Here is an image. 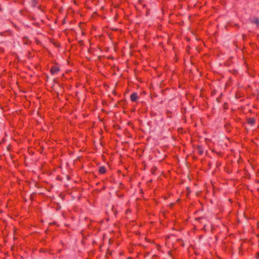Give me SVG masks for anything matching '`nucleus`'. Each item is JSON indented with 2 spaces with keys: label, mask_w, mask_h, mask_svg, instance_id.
I'll list each match as a JSON object with an SVG mask.
<instances>
[{
  "label": "nucleus",
  "mask_w": 259,
  "mask_h": 259,
  "mask_svg": "<svg viewBox=\"0 0 259 259\" xmlns=\"http://www.w3.org/2000/svg\"><path fill=\"white\" fill-rule=\"evenodd\" d=\"M60 67L58 65V64H55V65L52 66L50 69V72L52 75H55L57 74L60 71Z\"/></svg>",
  "instance_id": "nucleus-1"
},
{
  "label": "nucleus",
  "mask_w": 259,
  "mask_h": 259,
  "mask_svg": "<svg viewBox=\"0 0 259 259\" xmlns=\"http://www.w3.org/2000/svg\"><path fill=\"white\" fill-rule=\"evenodd\" d=\"M168 255L171 259H178L179 255L176 250H169L168 251Z\"/></svg>",
  "instance_id": "nucleus-2"
},
{
  "label": "nucleus",
  "mask_w": 259,
  "mask_h": 259,
  "mask_svg": "<svg viewBox=\"0 0 259 259\" xmlns=\"http://www.w3.org/2000/svg\"><path fill=\"white\" fill-rule=\"evenodd\" d=\"M194 149H196L198 151V154L199 155H202L204 153V149L202 146L200 145H197L196 146L193 145Z\"/></svg>",
  "instance_id": "nucleus-3"
},
{
  "label": "nucleus",
  "mask_w": 259,
  "mask_h": 259,
  "mask_svg": "<svg viewBox=\"0 0 259 259\" xmlns=\"http://www.w3.org/2000/svg\"><path fill=\"white\" fill-rule=\"evenodd\" d=\"M256 122V119L254 117L246 118V123L250 126H253Z\"/></svg>",
  "instance_id": "nucleus-4"
},
{
  "label": "nucleus",
  "mask_w": 259,
  "mask_h": 259,
  "mask_svg": "<svg viewBox=\"0 0 259 259\" xmlns=\"http://www.w3.org/2000/svg\"><path fill=\"white\" fill-rule=\"evenodd\" d=\"M0 35L2 36H13V33L11 30H8L5 31L1 32Z\"/></svg>",
  "instance_id": "nucleus-5"
},
{
  "label": "nucleus",
  "mask_w": 259,
  "mask_h": 259,
  "mask_svg": "<svg viewBox=\"0 0 259 259\" xmlns=\"http://www.w3.org/2000/svg\"><path fill=\"white\" fill-rule=\"evenodd\" d=\"M250 22L252 24H255L256 26L259 28V18L256 17H253L250 20Z\"/></svg>",
  "instance_id": "nucleus-6"
},
{
  "label": "nucleus",
  "mask_w": 259,
  "mask_h": 259,
  "mask_svg": "<svg viewBox=\"0 0 259 259\" xmlns=\"http://www.w3.org/2000/svg\"><path fill=\"white\" fill-rule=\"evenodd\" d=\"M224 127L227 132L230 133L231 132L232 127L230 122H227L225 123Z\"/></svg>",
  "instance_id": "nucleus-7"
},
{
  "label": "nucleus",
  "mask_w": 259,
  "mask_h": 259,
  "mask_svg": "<svg viewBox=\"0 0 259 259\" xmlns=\"http://www.w3.org/2000/svg\"><path fill=\"white\" fill-rule=\"evenodd\" d=\"M131 100L132 102H136L138 99V94L137 93H133L130 96Z\"/></svg>",
  "instance_id": "nucleus-8"
},
{
  "label": "nucleus",
  "mask_w": 259,
  "mask_h": 259,
  "mask_svg": "<svg viewBox=\"0 0 259 259\" xmlns=\"http://www.w3.org/2000/svg\"><path fill=\"white\" fill-rule=\"evenodd\" d=\"M98 172L100 175H104L106 172V168L105 166H101L99 168Z\"/></svg>",
  "instance_id": "nucleus-9"
},
{
  "label": "nucleus",
  "mask_w": 259,
  "mask_h": 259,
  "mask_svg": "<svg viewBox=\"0 0 259 259\" xmlns=\"http://www.w3.org/2000/svg\"><path fill=\"white\" fill-rule=\"evenodd\" d=\"M127 104V102L125 100H121L119 101L117 103L116 105L118 106H120L122 107H124V106Z\"/></svg>",
  "instance_id": "nucleus-10"
},
{
  "label": "nucleus",
  "mask_w": 259,
  "mask_h": 259,
  "mask_svg": "<svg viewBox=\"0 0 259 259\" xmlns=\"http://www.w3.org/2000/svg\"><path fill=\"white\" fill-rule=\"evenodd\" d=\"M157 170V167L155 166H153L150 170L151 174L153 175H155L156 174V172Z\"/></svg>",
  "instance_id": "nucleus-11"
},
{
  "label": "nucleus",
  "mask_w": 259,
  "mask_h": 259,
  "mask_svg": "<svg viewBox=\"0 0 259 259\" xmlns=\"http://www.w3.org/2000/svg\"><path fill=\"white\" fill-rule=\"evenodd\" d=\"M195 220L199 224L203 223L204 218L203 217L196 218Z\"/></svg>",
  "instance_id": "nucleus-12"
},
{
  "label": "nucleus",
  "mask_w": 259,
  "mask_h": 259,
  "mask_svg": "<svg viewBox=\"0 0 259 259\" xmlns=\"http://www.w3.org/2000/svg\"><path fill=\"white\" fill-rule=\"evenodd\" d=\"M11 23L17 31H20L21 30V27L11 21Z\"/></svg>",
  "instance_id": "nucleus-13"
},
{
  "label": "nucleus",
  "mask_w": 259,
  "mask_h": 259,
  "mask_svg": "<svg viewBox=\"0 0 259 259\" xmlns=\"http://www.w3.org/2000/svg\"><path fill=\"white\" fill-rule=\"evenodd\" d=\"M212 152H215L217 153V154L219 156V157H223L224 156V153L221 151H219L218 152H217V151H215L214 150H212Z\"/></svg>",
  "instance_id": "nucleus-14"
},
{
  "label": "nucleus",
  "mask_w": 259,
  "mask_h": 259,
  "mask_svg": "<svg viewBox=\"0 0 259 259\" xmlns=\"http://www.w3.org/2000/svg\"><path fill=\"white\" fill-rule=\"evenodd\" d=\"M38 4V1L37 0H31V5L32 7H36Z\"/></svg>",
  "instance_id": "nucleus-15"
},
{
  "label": "nucleus",
  "mask_w": 259,
  "mask_h": 259,
  "mask_svg": "<svg viewBox=\"0 0 259 259\" xmlns=\"http://www.w3.org/2000/svg\"><path fill=\"white\" fill-rule=\"evenodd\" d=\"M36 194V193H33L30 195V199L31 201H33L34 199Z\"/></svg>",
  "instance_id": "nucleus-16"
},
{
  "label": "nucleus",
  "mask_w": 259,
  "mask_h": 259,
  "mask_svg": "<svg viewBox=\"0 0 259 259\" xmlns=\"http://www.w3.org/2000/svg\"><path fill=\"white\" fill-rule=\"evenodd\" d=\"M167 117L168 118H171L172 116V113L170 111H167L166 112Z\"/></svg>",
  "instance_id": "nucleus-17"
},
{
  "label": "nucleus",
  "mask_w": 259,
  "mask_h": 259,
  "mask_svg": "<svg viewBox=\"0 0 259 259\" xmlns=\"http://www.w3.org/2000/svg\"><path fill=\"white\" fill-rule=\"evenodd\" d=\"M177 241V242H182V243H181V245H182V246H184V244L183 241L182 239H178Z\"/></svg>",
  "instance_id": "nucleus-18"
},
{
  "label": "nucleus",
  "mask_w": 259,
  "mask_h": 259,
  "mask_svg": "<svg viewBox=\"0 0 259 259\" xmlns=\"http://www.w3.org/2000/svg\"><path fill=\"white\" fill-rule=\"evenodd\" d=\"M112 250H111L110 249H108L107 251V255H112Z\"/></svg>",
  "instance_id": "nucleus-19"
},
{
  "label": "nucleus",
  "mask_w": 259,
  "mask_h": 259,
  "mask_svg": "<svg viewBox=\"0 0 259 259\" xmlns=\"http://www.w3.org/2000/svg\"><path fill=\"white\" fill-rule=\"evenodd\" d=\"M187 195L188 196L191 192L190 188L189 187L186 188Z\"/></svg>",
  "instance_id": "nucleus-20"
},
{
  "label": "nucleus",
  "mask_w": 259,
  "mask_h": 259,
  "mask_svg": "<svg viewBox=\"0 0 259 259\" xmlns=\"http://www.w3.org/2000/svg\"><path fill=\"white\" fill-rule=\"evenodd\" d=\"M223 107L225 109H227L228 108V105L227 103L225 102L223 104Z\"/></svg>",
  "instance_id": "nucleus-21"
},
{
  "label": "nucleus",
  "mask_w": 259,
  "mask_h": 259,
  "mask_svg": "<svg viewBox=\"0 0 259 259\" xmlns=\"http://www.w3.org/2000/svg\"><path fill=\"white\" fill-rule=\"evenodd\" d=\"M217 91L216 90H213L211 93V96L215 95L217 94Z\"/></svg>",
  "instance_id": "nucleus-22"
},
{
  "label": "nucleus",
  "mask_w": 259,
  "mask_h": 259,
  "mask_svg": "<svg viewBox=\"0 0 259 259\" xmlns=\"http://www.w3.org/2000/svg\"><path fill=\"white\" fill-rule=\"evenodd\" d=\"M234 120L236 122H239L241 121V118H239V117H236L234 119Z\"/></svg>",
  "instance_id": "nucleus-23"
},
{
  "label": "nucleus",
  "mask_w": 259,
  "mask_h": 259,
  "mask_svg": "<svg viewBox=\"0 0 259 259\" xmlns=\"http://www.w3.org/2000/svg\"><path fill=\"white\" fill-rule=\"evenodd\" d=\"M217 101L218 102L220 103L221 102V97H219L217 98Z\"/></svg>",
  "instance_id": "nucleus-24"
},
{
  "label": "nucleus",
  "mask_w": 259,
  "mask_h": 259,
  "mask_svg": "<svg viewBox=\"0 0 259 259\" xmlns=\"http://www.w3.org/2000/svg\"><path fill=\"white\" fill-rule=\"evenodd\" d=\"M255 257L259 259V252H257L255 254Z\"/></svg>",
  "instance_id": "nucleus-25"
},
{
  "label": "nucleus",
  "mask_w": 259,
  "mask_h": 259,
  "mask_svg": "<svg viewBox=\"0 0 259 259\" xmlns=\"http://www.w3.org/2000/svg\"><path fill=\"white\" fill-rule=\"evenodd\" d=\"M183 130V129L182 128H178V131L179 133H182V131Z\"/></svg>",
  "instance_id": "nucleus-26"
},
{
  "label": "nucleus",
  "mask_w": 259,
  "mask_h": 259,
  "mask_svg": "<svg viewBox=\"0 0 259 259\" xmlns=\"http://www.w3.org/2000/svg\"><path fill=\"white\" fill-rule=\"evenodd\" d=\"M119 187L120 188H122L123 187V184L121 182L119 183Z\"/></svg>",
  "instance_id": "nucleus-27"
},
{
  "label": "nucleus",
  "mask_w": 259,
  "mask_h": 259,
  "mask_svg": "<svg viewBox=\"0 0 259 259\" xmlns=\"http://www.w3.org/2000/svg\"><path fill=\"white\" fill-rule=\"evenodd\" d=\"M39 252H45V251L44 249H43V248H40V250H39Z\"/></svg>",
  "instance_id": "nucleus-28"
},
{
  "label": "nucleus",
  "mask_w": 259,
  "mask_h": 259,
  "mask_svg": "<svg viewBox=\"0 0 259 259\" xmlns=\"http://www.w3.org/2000/svg\"><path fill=\"white\" fill-rule=\"evenodd\" d=\"M57 180H58L59 181H61L62 180V179L60 178V177L59 176H57Z\"/></svg>",
  "instance_id": "nucleus-29"
},
{
  "label": "nucleus",
  "mask_w": 259,
  "mask_h": 259,
  "mask_svg": "<svg viewBox=\"0 0 259 259\" xmlns=\"http://www.w3.org/2000/svg\"><path fill=\"white\" fill-rule=\"evenodd\" d=\"M131 212V210L130 209H128L126 210L125 213L127 214L128 212Z\"/></svg>",
  "instance_id": "nucleus-30"
},
{
  "label": "nucleus",
  "mask_w": 259,
  "mask_h": 259,
  "mask_svg": "<svg viewBox=\"0 0 259 259\" xmlns=\"http://www.w3.org/2000/svg\"><path fill=\"white\" fill-rule=\"evenodd\" d=\"M3 8L2 7L1 5H0V11L3 12Z\"/></svg>",
  "instance_id": "nucleus-31"
},
{
  "label": "nucleus",
  "mask_w": 259,
  "mask_h": 259,
  "mask_svg": "<svg viewBox=\"0 0 259 259\" xmlns=\"http://www.w3.org/2000/svg\"><path fill=\"white\" fill-rule=\"evenodd\" d=\"M174 203H170V204H169V205H170V207H172V206L174 205Z\"/></svg>",
  "instance_id": "nucleus-32"
},
{
  "label": "nucleus",
  "mask_w": 259,
  "mask_h": 259,
  "mask_svg": "<svg viewBox=\"0 0 259 259\" xmlns=\"http://www.w3.org/2000/svg\"><path fill=\"white\" fill-rule=\"evenodd\" d=\"M38 9H39V10H42V9H41V6H38Z\"/></svg>",
  "instance_id": "nucleus-33"
}]
</instances>
